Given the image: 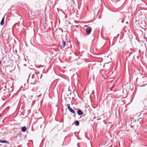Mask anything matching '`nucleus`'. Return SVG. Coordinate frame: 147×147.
<instances>
[{"instance_id": "obj_1", "label": "nucleus", "mask_w": 147, "mask_h": 147, "mask_svg": "<svg viewBox=\"0 0 147 147\" xmlns=\"http://www.w3.org/2000/svg\"><path fill=\"white\" fill-rule=\"evenodd\" d=\"M38 78H32L29 77L28 81L30 82L31 84H35L38 81Z\"/></svg>"}, {"instance_id": "obj_6", "label": "nucleus", "mask_w": 147, "mask_h": 147, "mask_svg": "<svg viewBox=\"0 0 147 147\" xmlns=\"http://www.w3.org/2000/svg\"><path fill=\"white\" fill-rule=\"evenodd\" d=\"M77 114L79 115H83V113L80 110H78L77 111Z\"/></svg>"}, {"instance_id": "obj_13", "label": "nucleus", "mask_w": 147, "mask_h": 147, "mask_svg": "<svg viewBox=\"0 0 147 147\" xmlns=\"http://www.w3.org/2000/svg\"><path fill=\"white\" fill-rule=\"evenodd\" d=\"M75 116L76 115H75V114H74V117H75Z\"/></svg>"}, {"instance_id": "obj_5", "label": "nucleus", "mask_w": 147, "mask_h": 147, "mask_svg": "<svg viewBox=\"0 0 147 147\" xmlns=\"http://www.w3.org/2000/svg\"><path fill=\"white\" fill-rule=\"evenodd\" d=\"M68 110L71 113H72L74 114H75V115H76V113H75V111L72 109L71 107H69Z\"/></svg>"}, {"instance_id": "obj_3", "label": "nucleus", "mask_w": 147, "mask_h": 147, "mask_svg": "<svg viewBox=\"0 0 147 147\" xmlns=\"http://www.w3.org/2000/svg\"><path fill=\"white\" fill-rule=\"evenodd\" d=\"M92 30V28L90 27H88L86 28V34L87 35L89 34L91 31Z\"/></svg>"}, {"instance_id": "obj_8", "label": "nucleus", "mask_w": 147, "mask_h": 147, "mask_svg": "<svg viewBox=\"0 0 147 147\" xmlns=\"http://www.w3.org/2000/svg\"><path fill=\"white\" fill-rule=\"evenodd\" d=\"M27 128L26 126H24L22 127V130L23 132H25L26 131Z\"/></svg>"}, {"instance_id": "obj_10", "label": "nucleus", "mask_w": 147, "mask_h": 147, "mask_svg": "<svg viewBox=\"0 0 147 147\" xmlns=\"http://www.w3.org/2000/svg\"><path fill=\"white\" fill-rule=\"evenodd\" d=\"M75 124L76 126H78L79 125V122L78 121H76L75 122Z\"/></svg>"}, {"instance_id": "obj_12", "label": "nucleus", "mask_w": 147, "mask_h": 147, "mask_svg": "<svg viewBox=\"0 0 147 147\" xmlns=\"http://www.w3.org/2000/svg\"><path fill=\"white\" fill-rule=\"evenodd\" d=\"M2 63V61L1 60H0V65H1Z\"/></svg>"}, {"instance_id": "obj_2", "label": "nucleus", "mask_w": 147, "mask_h": 147, "mask_svg": "<svg viewBox=\"0 0 147 147\" xmlns=\"http://www.w3.org/2000/svg\"><path fill=\"white\" fill-rule=\"evenodd\" d=\"M34 73H34L33 74L31 73L29 74V77H30V76H31V78H38V74H39V72H37L36 70H35Z\"/></svg>"}, {"instance_id": "obj_9", "label": "nucleus", "mask_w": 147, "mask_h": 147, "mask_svg": "<svg viewBox=\"0 0 147 147\" xmlns=\"http://www.w3.org/2000/svg\"><path fill=\"white\" fill-rule=\"evenodd\" d=\"M4 17H3L2 18L1 21L0 23V24L1 25H3L4 24Z\"/></svg>"}, {"instance_id": "obj_7", "label": "nucleus", "mask_w": 147, "mask_h": 147, "mask_svg": "<svg viewBox=\"0 0 147 147\" xmlns=\"http://www.w3.org/2000/svg\"><path fill=\"white\" fill-rule=\"evenodd\" d=\"M0 142L3 143H8V142L5 140H0Z\"/></svg>"}, {"instance_id": "obj_4", "label": "nucleus", "mask_w": 147, "mask_h": 147, "mask_svg": "<svg viewBox=\"0 0 147 147\" xmlns=\"http://www.w3.org/2000/svg\"><path fill=\"white\" fill-rule=\"evenodd\" d=\"M65 44L66 42L64 41H63L61 43L60 45L61 49H63L65 46Z\"/></svg>"}, {"instance_id": "obj_11", "label": "nucleus", "mask_w": 147, "mask_h": 147, "mask_svg": "<svg viewBox=\"0 0 147 147\" xmlns=\"http://www.w3.org/2000/svg\"><path fill=\"white\" fill-rule=\"evenodd\" d=\"M67 105V107L68 109H69V107H70V104H68Z\"/></svg>"}]
</instances>
